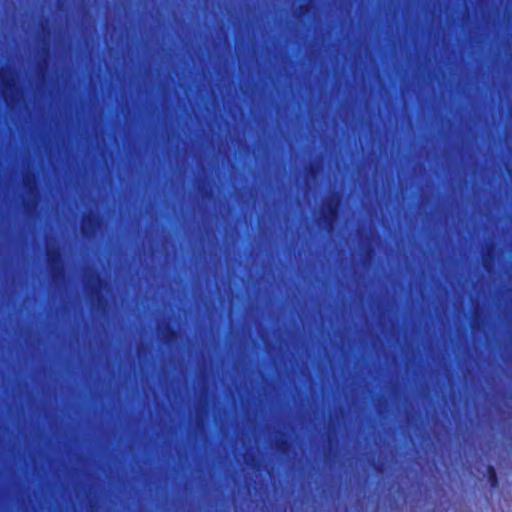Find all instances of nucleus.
<instances>
[{"mask_svg":"<svg viewBox=\"0 0 512 512\" xmlns=\"http://www.w3.org/2000/svg\"><path fill=\"white\" fill-rule=\"evenodd\" d=\"M83 284L92 307L98 311H105L107 302L103 297V292H109L108 285L97 273L92 271L85 273Z\"/></svg>","mask_w":512,"mask_h":512,"instance_id":"1","label":"nucleus"},{"mask_svg":"<svg viewBox=\"0 0 512 512\" xmlns=\"http://www.w3.org/2000/svg\"><path fill=\"white\" fill-rule=\"evenodd\" d=\"M2 97L8 108L14 109L22 100V91L18 86V76L10 67L0 68Z\"/></svg>","mask_w":512,"mask_h":512,"instance_id":"2","label":"nucleus"},{"mask_svg":"<svg viewBox=\"0 0 512 512\" xmlns=\"http://www.w3.org/2000/svg\"><path fill=\"white\" fill-rule=\"evenodd\" d=\"M46 253L52 280L55 284H58L64 280L65 276L59 245L56 242H48Z\"/></svg>","mask_w":512,"mask_h":512,"instance_id":"3","label":"nucleus"},{"mask_svg":"<svg viewBox=\"0 0 512 512\" xmlns=\"http://www.w3.org/2000/svg\"><path fill=\"white\" fill-rule=\"evenodd\" d=\"M99 228L100 219L95 213L89 212L83 216L80 227L83 236L94 237Z\"/></svg>","mask_w":512,"mask_h":512,"instance_id":"4","label":"nucleus"},{"mask_svg":"<svg viewBox=\"0 0 512 512\" xmlns=\"http://www.w3.org/2000/svg\"><path fill=\"white\" fill-rule=\"evenodd\" d=\"M23 187L25 191H30L32 198V206L38 205L37 179L31 170H27L22 177Z\"/></svg>","mask_w":512,"mask_h":512,"instance_id":"5","label":"nucleus"},{"mask_svg":"<svg viewBox=\"0 0 512 512\" xmlns=\"http://www.w3.org/2000/svg\"><path fill=\"white\" fill-rule=\"evenodd\" d=\"M340 206V198L331 194L324 198L322 203V212L329 214V221L336 220Z\"/></svg>","mask_w":512,"mask_h":512,"instance_id":"6","label":"nucleus"},{"mask_svg":"<svg viewBox=\"0 0 512 512\" xmlns=\"http://www.w3.org/2000/svg\"><path fill=\"white\" fill-rule=\"evenodd\" d=\"M335 220L329 221V214L321 211V215L318 219L319 225H323L328 232L333 230Z\"/></svg>","mask_w":512,"mask_h":512,"instance_id":"7","label":"nucleus"},{"mask_svg":"<svg viewBox=\"0 0 512 512\" xmlns=\"http://www.w3.org/2000/svg\"><path fill=\"white\" fill-rule=\"evenodd\" d=\"M276 449L281 453H286L289 450V443L284 435L277 437L275 441Z\"/></svg>","mask_w":512,"mask_h":512,"instance_id":"8","label":"nucleus"},{"mask_svg":"<svg viewBox=\"0 0 512 512\" xmlns=\"http://www.w3.org/2000/svg\"><path fill=\"white\" fill-rule=\"evenodd\" d=\"M487 473H488V478H489V482H490L491 486L493 488H497L498 487V479H497V475H496V471H495L494 467L489 465L487 467Z\"/></svg>","mask_w":512,"mask_h":512,"instance_id":"9","label":"nucleus"},{"mask_svg":"<svg viewBox=\"0 0 512 512\" xmlns=\"http://www.w3.org/2000/svg\"><path fill=\"white\" fill-rule=\"evenodd\" d=\"M23 205L25 209L29 211L34 210L36 208V206H32V198L30 191H25V194L23 196Z\"/></svg>","mask_w":512,"mask_h":512,"instance_id":"10","label":"nucleus"},{"mask_svg":"<svg viewBox=\"0 0 512 512\" xmlns=\"http://www.w3.org/2000/svg\"><path fill=\"white\" fill-rule=\"evenodd\" d=\"M159 333L161 335H163L165 338H167L168 340H172L176 337L175 332L169 326L164 327V328L160 327Z\"/></svg>","mask_w":512,"mask_h":512,"instance_id":"11","label":"nucleus"},{"mask_svg":"<svg viewBox=\"0 0 512 512\" xmlns=\"http://www.w3.org/2000/svg\"><path fill=\"white\" fill-rule=\"evenodd\" d=\"M483 266L489 271L491 268V259L489 256L483 257Z\"/></svg>","mask_w":512,"mask_h":512,"instance_id":"12","label":"nucleus"},{"mask_svg":"<svg viewBox=\"0 0 512 512\" xmlns=\"http://www.w3.org/2000/svg\"><path fill=\"white\" fill-rule=\"evenodd\" d=\"M308 172H309L311 175H313V176H314V174H315L314 167H313V166H310V167H309V171H308Z\"/></svg>","mask_w":512,"mask_h":512,"instance_id":"13","label":"nucleus"},{"mask_svg":"<svg viewBox=\"0 0 512 512\" xmlns=\"http://www.w3.org/2000/svg\"><path fill=\"white\" fill-rule=\"evenodd\" d=\"M301 8L303 9V13L307 11V7L306 6H302Z\"/></svg>","mask_w":512,"mask_h":512,"instance_id":"14","label":"nucleus"}]
</instances>
